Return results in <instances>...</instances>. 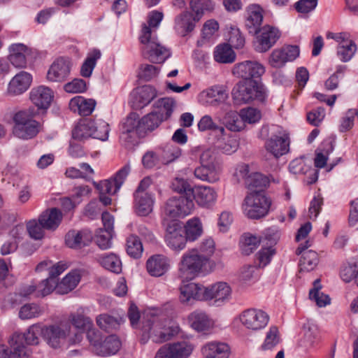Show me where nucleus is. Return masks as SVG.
<instances>
[{"label": "nucleus", "mask_w": 358, "mask_h": 358, "mask_svg": "<svg viewBox=\"0 0 358 358\" xmlns=\"http://www.w3.org/2000/svg\"><path fill=\"white\" fill-rule=\"evenodd\" d=\"M208 263V258L198 248L187 250L178 264V277L182 280H192L201 273Z\"/></svg>", "instance_id": "1"}, {"label": "nucleus", "mask_w": 358, "mask_h": 358, "mask_svg": "<svg viewBox=\"0 0 358 358\" xmlns=\"http://www.w3.org/2000/svg\"><path fill=\"white\" fill-rule=\"evenodd\" d=\"M271 206V200L264 190L249 192L242 203L243 215L251 220H259L266 216Z\"/></svg>", "instance_id": "2"}, {"label": "nucleus", "mask_w": 358, "mask_h": 358, "mask_svg": "<svg viewBox=\"0 0 358 358\" xmlns=\"http://www.w3.org/2000/svg\"><path fill=\"white\" fill-rule=\"evenodd\" d=\"M34 117V110L30 108L15 113L13 117L14 136L22 139H30L36 136L39 131L40 124Z\"/></svg>", "instance_id": "3"}, {"label": "nucleus", "mask_w": 358, "mask_h": 358, "mask_svg": "<svg viewBox=\"0 0 358 358\" xmlns=\"http://www.w3.org/2000/svg\"><path fill=\"white\" fill-rule=\"evenodd\" d=\"M139 41L142 45L143 57L152 63H163L171 55L170 50L160 44L156 37H150V30L146 27H144L143 34H140Z\"/></svg>", "instance_id": "4"}, {"label": "nucleus", "mask_w": 358, "mask_h": 358, "mask_svg": "<svg viewBox=\"0 0 358 358\" xmlns=\"http://www.w3.org/2000/svg\"><path fill=\"white\" fill-rule=\"evenodd\" d=\"M266 96L265 89L254 80H243L238 83L232 90L235 103L241 105L252 100L262 101Z\"/></svg>", "instance_id": "5"}, {"label": "nucleus", "mask_w": 358, "mask_h": 358, "mask_svg": "<svg viewBox=\"0 0 358 358\" xmlns=\"http://www.w3.org/2000/svg\"><path fill=\"white\" fill-rule=\"evenodd\" d=\"M44 325L40 324H33L27 329L24 334L15 333L8 341L12 352L15 354L23 355L24 352H29V358L31 355V350L24 345V341L28 345H37L39 343V336L43 337Z\"/></svg>", "instance_id": "6"}, {"label": "nucleus", "mask_w": 358, "mask_h": 358, "mask_svg": "<svg viewBox=\"0 0 358 358\" xmlns=\"http://www.w3.org/2000/svg\"><path fill=\"white\" fill-rule=\"evenodd\" d=\"M143 331L148 334L153 342L162 343L178 336L181 329L173 321L154 320L148 325L143 326Z\"/></svg>", "instance_id": "7"}, {"label": "nucleus", "mask_w": 358, "mask_h": 358, "mask_svg": "<svg viewBox=\"0 0 358 358\" xmlns=\"http://www.w3.org/2000/svg\"><path fill=\"white\" fill-rule=\"evenodd\" d=\"M194 208L192 200L180 195L171 197L166 203L162 223H170L178 218L185 217L189 215Z\"/></svg>", "instance_id": "8"}, {"label": "nucleus", "mask_w": 358, "mask_h": 358, "mask_svg": "<svg viewBox=\"0 0 358 358\" xmlns=\"http://www.w3.org/2000/svg\"><path fill=\"white\" fill-rule=\"evenodd\" d=\"M71 334V324L68 321H59L50 325H44L43 339L54 349L63 346Z\"/></svg>", "instance_id": "9"}, {"label": "nucleus", "mask_w": 358, "mask_h": 358, "mask_svg": "<svg viewBox=\"0 0 358 358\" xmlns=\"http://www.w3.org/2000/svg\"><path fill=\"white\" fill-rule=\"evenodd\" d=\"M205 301L213 306H222L231 298L232 289L226 282L220 281L204 286Z\"/></svg>", "instance_id": "10"}, {"label": "nucleus", "mask_w": 358, "mask_h": 358, "mask_svg": "<svg viewBox=\"0 0 358 358\" xmlns=\"http://www.w3.org/2000/svg\"><path fill=\"white\" fill-rule=\"evenodd\" d=\"M238 319L245 329L257 331L268 325L270 317L267 313L261 309L249 308L241 312Z\"/></svg>", "instance_id": "11"}, {"label": "nucleus", "mask_w": 358, "mask_h": 358, "mask_svg": "<svg viewBox=\"0 0 358 358\" xmlns=\"http://www.w3.org/2000/svg\"><path fill=\"white\" fill-rule=\"evenodd\" d=\"M166 227L165 242L173 250L180 251L186 246L187 239L180 222L173 220L170 223L164 222Z\"/></svg>", "instance_id": "12"}, {"label": "nucleus", "mask_w": 358, "mask_h": 358, "mask_svg": "<svg viewBox=\"0 0 358 358\" xmlns=\"http://www.w3.org/2000/svg\"><path fill=\"white\" fill-rule=\"evenodd\" d=\"M229 97L227 89L224 85H214L201 92L198 96L199 103L206 106H217Z\"/></svg>", "instance_id": "13"}, {"label": "nucleus", "mask_w": 358, "mask_h": 358, "mask_svg": "<svg viewBox=\"0 0 358 358\" xmlns=\"http://www.w3.org/2000/svg\"><path fill=\"white\" fill-rule=\"evenodd\" d=\"M257 34L254 41V48L258 52L268 51L280 38L279 31L268 25L262 27Z\"/></svg>", "instance_id": "14"}, {"label": "nucleus", "mask_w": 358, "mask_h": 358, "mask_svg": "<svg viewBox=\"0 0 358 358\" xmlns=\"http://www.w3.org/2000/svg\"><path fill=\"white\" fill-rule=\"evenodd\" d=\"M204 286L203 285L188 282L179 287V301L183 305H191L194 301H205Z\"/></svg>", "instance_id": "15"}, {"label": "nucleus", "mask_w": 358, "mask_h": 358, "mask_svg": "<svg viewBox=\"0 0 358 358\" xmlns=\"http://www.w3.org/2000/svg\"><path fill=\"white\" fill-rule=\"evenodd\" d=\"M129 171V166H124L116 173L113 178L95 183L100 194H115L120 189Z\"/></svg>", "instance_id": "16"}, {"label": "nucleus", "mask_w": 358, "mask_h": 358, "mask_svg": "<svg viewBox=\"0 0 358 358\" xmlns=\"http://www.w3.org/2000/svg\"><path fill=\"white\" fill-rule=\"evenodd\" d=\"M300 53L297 45H287L274 50L269 57V64L274 68H281L287 62L296 59Z\"/></svg>", "instance_id": "17"}, {"label": "nucleus", "mask_w": 358, "mask_h": 358, "mask_svg": "<svg viewBox=\"0 0 358 358\" xmlns=\"http://www.w3.org/2000/svg\"><path fill=\"white\" fill-rule=\"evenodd\" d=\"M232 72L244 80H252L261 77L265 73V67L256 61H244L236 64Z\"/></svg>", "instance_id": "18"}, {"label": "nucleus", "mask_w": 358, "mask_h": 358, "mask_svg": "<svg viewBox=\"0 0 358 358\" xmlns=\"http://www.w3.org/2000/svg\"><path fill=\"white\" fill-rule=\"evenodd\" d=\"M289 138L285 131H279L278 135H273L265 143V148L274 157H280L288 152Z\"/></svg>", "instance_id": "19"}, {"label": "nucleus", "mask_w": 358, "mask_h": 358, "mask_svg": "<svg viewBox=\"0 0 358 358\" xmlns=\"http://www.w3.org/2000/svg\"><path fill=\"white\" fill-rule=\"evenodd\" d=\"M192 192L197 205L202 208H211L215 205L217 199V191L209 186L196 187Z\"/></svg>", "instance_id": "20"}, {"label": "nucleus", "mask_w": 358, "mask_h": 358, "mask_svg": "<svg viewBox=\"0 0 358 358\" xmlns=\"http://www.w3.org/2000/svg\"><path fill=\"white\" fill-rule=\"evenodd\" d=\"M201 352L204 358H229L231 348L224 342L214 341L204 344Z\"/></svg>", "instance_id": "21"}, {"label": "nucleus", "mask_w": 358, "mask_h": 358, "mask_svg": "<svg viewBox=\"0 0 358 358\" xmlns=\"http://www.w3.org/2000/svg\"><path fill=\"white\" fill-rule=\"evenodd\" d=\"M310 246L309 241H306L304 243L301 244L296 250L297 255H302L299 263L301 271H311L318 264V255L316 252L311 250L305 251Z\"/></svg>", "instance_id": "22"}, {"label": "nucleus", "mask_w": 358, "mask_h": 358, "mask_svg": "<svg viewBox=\"0 0 358 358\" xmlns=\"http://www.w3.org/2000/svg\"><path fill=\"white\" fill-rule=\"evenodd\" d=\"M156 96V90L150 85L138 87L131 94V106L134 109H141L148 105Z\"/></svg>", "instance_id": "23"}, {"label": "nucleus", "mask_w": 358, "mask_h": 358, "mask_svg": "<svg viewBox=\"0 0 358 358\" xmlns=\"http://www.w3.org/2000/svg\"><path fill=\"white\" fill-rule=\"evenodd\" d=\"M32 82L31 75L26 71L17 73L9 82L7 92L10 95H20L26 92Z\"/></svg>", "instance_id": "24"}, {"label": "nucleus", "mask_w": 358, "mask_h": 358, "mask_svg": "<svg viewBox=\"0 0 358 358\" xmlns=\"http://www.w3.org/2000/svg\"><path fill=\"white\" fill-rule=\"evenodd\" d=\"M70 73V62L68 59L59 58L50 66L47 78L52 82H62Z\"/></svg>", "instance_id": "25"}, {"label": "nucleus", "mask_w": 358, "mask_h": 358, "mask_svg": "<svg viewBox=\"0 0 358 358\" xmlns=\"http://www.w3.org/2000/svg\"><path fill=\"white\" fill-rule=\"evenodd\" d=\"M29 97L38 108L46 109L50 106L54 94L50 88L41 85L33 88L29 93Z\"/></svg>", "instance_id": "26"}, {"label": "nucleus", "mask_w": 358, "mask_h": 358, "mask_svg": "<svg viewBox=\"0 0 358 358\" xmlns=\"http://www.w3.org/2000/svg\"><path fill=\"white\" fill-rule=\"evenodd\" d=\"M9 61L15 68L27 66V57L31 54L30 49L22 43H15L10 46Z\"/></svg>", "instance_id": "27"}, {"label": "nucleus", "mask_w": 358, "mask_h": 358, "mask_svg": "<svg viewBox=\"0 0 358 358\" xmlns=\"http://www.w3.org/2000/svg\"><path fill=\"white\" fill-rule=\"evenodd\" d=\"M92 240L90 231L83 230L80 231H70L65 236V243L71 248L79 249L89 245Z\"/></svg>", "instance_id": "28"}, {"label": "nucleus", "mask_w": 358, "mask_h": 358, "mask_svg": "<svg viewBox=\"0 0 358 358\" xmlns=\"http://www.w3.org/2000/svg\"><path fill=\"white\" fill-rule=\"evenodd\" d=\"M63 215L57 208H51L43 211L38 217V222L45 229L55 230L62 220Z\"/></svg>", "instance_id": "29"}, {"label": "nucleus", "mask_w": 358, "mask_h": 358, "mask_svg": "<svg viewBox=\"0 0 358 358\" xmlns=\"http://www.w3.org/2000/svg\"><path fill=\"white\" fill-rule=\"evenodd\" d=\"M188 319L192 329L198 332L208 331L214 325L213 320L204 311L199 310L192 312Z\"/></svg>", "instance_id": "30"}, {"label": "nucleus", "mask_w": 358, "mask_h": 358, "mask_svg": "<svg viewBox=\"0 0 358 358\" xmlns=\"http://www.w3.org/2000/svg\"><path fill=\"white\" fill-rule=\"evenodd\" d=\"M167 257L162 255L150 257L146 262L147 271L152 276L159 277L164 275L169 269Z\"/></svg>", "instance_id": "31"}, {"label": "nucleus", "mask_w": 358, "mask_h": 358, "mask_svg": "<svg viewBox=\"0 0 358 358\" xmlns=\"http://www.w3.org/2000/svg\"><path fill=\"white\" fill-rule=\"evenodd\" d=\"M121 345L120 340L115 335L102 339L99 343L95 344L94 351L98 355L106 357L115 354Z\"/></svg>", "instance_id": "32"}, {"label": "nucleus", "mask_w": 358, "mask_h": 358, "mask_svg": "<svg viewBox=\"0 0 358 358\" xmlns=\"http://www.w3.org/2000/svg\"><path fill=\"white\" fill-rule=\"evenodd\" d=\"M248 17L245 26L250 34H257L263 20L262 9L257 5L252 4L247 9Z\"/></svg>", "instance_id": "33"}, {"label": "nucleus", "mask_w": 358, "mask_h": 358, "mask_svg": "<svg viewBox=\"0 0 358 358\" xmlns=\"http://www.w3.org/2000/svg\"><path fill=\"white\" fill-rule=\"evenodd\" d=\"M221 165L215 166L201 165L195 169L194 176L202 181L214 183L220 180Z\"/></svg>", "instance_id": "34"}, {"label": "nucleus", "mask_w": 358, "mask_h": 358, "mask_svg": "<svg viewBox=\"0 0 358 358\" xmlns=\"http://www.w3.org/2000/svg\"><path fill=\"white\" fill-rule=\"evenodd\" d=\"M196 22L192 13L184 11L176 17L174 29L179 35L185 36L193 31Z\"/></svg>", "instance_id": "35"}, {"label": "nucleus", "mask_w": 358, "mask_h": 358, "mask_svg": "<svg viewBox=\"0 0 358 358\" xmlns=\"http://www.w3.org/2000/svg\"><path fill=\"white\" fill-rule=\"evenodd\" d=\"M96 106L93 99H86L83 96H78L71 99L69 101V108L74 113H78L83 116L90 115Z\"/></svg>", "instance_id": "36"}, {"label": "nucleus", "mask_w": 358, "mask_h": 358, "mask_svg": "<svg viewBox=\"0 0 358 358\" xmlns=\"http://www.w3.org/2000/svg\"><path fill=\"white\" fill-rule=\"evenodd\" d=\"M134 208L141 216H146L152 211L153 197L149 193L134 194Z\"/></svg>", "instance_id": "37"}, {"label": "nucleus", "mask_w": 358, "mask_h": 358, "mask_svg": "<svg viewBox=\"0 0 358 358\" xmlns=\"http://www.w3.org/2000/svg\"><path fill=\"white\" fill-rule=\"evenodd\" d=\"M174 358H189L193 353L196 346L189 340H182L167 343Z\"/></svg>", "instance_id": "38"}, {"label": "nucleus", "mask_w": 358, "mask_h": 358, "mask_svg": "<svg viewBox=\"0 0 358 358\" xmlns=\"http://www.w3.org/2000/svg\"><path fill=\"white\" fill-rule=\"evenodd\" d=\"M176 106L172 98L164 97L157 100L153 105V110L164 121L172 115Z\"/></svg>", "instance_id": "39"}, {"label": "nucleus", "mask_w": 358, "mask_h": 358, "mask_svg": "<svg viewBox=\"0 0 358 358\" xmlns=\"http://www.w3.org/2000/svg\"><path fill=\"white\" fill-rule=\"evenodd\" d=\"M23 232L24 227L22 224L16 225L10 230L9 233L10 238L3 244L1 248V252L3 255L10 254L17 250Z\"/></svg>", "instance_id": "40"}, {"label": "nucleus", "mask_w": 358, "mask_h": 358, "mask_svg": "<svg viewBox=\"0 0 358 358\" xmlns=\"http://www.w3.org/2000/svg\"><path fill=\"white\" fill-rule=\"evenodd\" d=\"M157 151L159 161L164 164L174 162L182 155V150L173 143L161 146Z\"/></svg>", "instance_id": "41"}, {"label": "nucleus", "mask_w": 358, "mask_h": 358, "mask_svg": "<svg viewBox=\"0 0 358 358\" xmlns=\"http://www.w3.org/2000/svg\"><path fill=\"white\" fill-rule=\"evenodd\" d=\"M80 280V272L77 270L69 272L60 282H57V292L65 294L74 289Z\"/></svg>", "instance_id": "42"}, {"label": "nucleus", "mask_w": 358, "mask_h": 358, "mask_svg": "<svg viewBox=\"0 0 358 358\" xmlns=\"http://www.w3.org/2000/svg\"><path fill=\"white\" fill-rule=\"evenodd\" d=\"M184 228L186 238L187 241L191 242L197 240L203 234V224L201 220L197 217L188 220Z\"/></svg>", "instance_id": "43"}, {"label": "nucleus", "mask_w": 358, "mask_h": 358, "mask_svg": "<svg viewBox=\"0 0 358 358\" xmlns=\"http://www.w3.org/2000/svg\"><path fill=\"white\" fill-rule=\"evenodd\" d=\"M91 119H85L78 122L72 130V137L78 141H84L92 138L91 129L94 127Z\"/></svg>", "instance_id": "44"}, {"label": "nucleus", "mask_w": 358, "mask_h": 358, "mask_svg": "<svg viewBox=\"0 0 358 358\" xmlns=\"http://www.w3.org/2000/svg\"><path fill=\"white\" fill-rule=\"evenodd\" d=\"M98 262L101 266L113 273H120L122 271V262L114 253L100 255Z\"/></svg>", "instance_id": "45"}, {"label": "nucleus", "mask_w": 358, "mask_h": 358, "mask_svg": "<svg viewBox=\"0 0 358 358\" xmlns=\"http://www.w3.org/2000/svg\"><path fill=\"white\" fill-rule=\"evenodd\" d=\"M57 280L48 277L47 279L42 280L37 286H29V294L34 292H36V296H45L55 289L57 290Z\"/></svg>", "instance_id": "46"}, {"label": "nucleus", "mask_w": 358, "mask_h": 358, "mask_svg": "<svg viewBox=\"0 0 358 358\" xmlns=\"http://www.w3.org/2000/svg\"><path fill=\"white\" fill-rule=\"evenodd\" d=\"M268 178L259 172H252L246 178V187L250 192L263 190L268 184Z\"/></svg>", "instance_id": "47"}, {"label": "nucleus", "mask_w": 358, "mask_h": 358, "mask_svg": "<svg viewBox=\"0 0 358 358\" xmlns=\"http://www.w3.org/2000/svg\"><path fill=\"white\" fill-rule=\"evenodd\" d=\"M164 122L153 110L140 120V132L145 134L157 129Z\"/></svg>", "instance_id": "48"}, {"label": "nucleus", "mask_w": 358, "mask_h": 358, "mask_svg": "<svg viewBox=\"0 0 358 358\" xmlns=\"http://www.w3.org/2000/svg\"><path fill=\"white\" fill-rule=\"evenodd\" d=\"M92 127L91 133L92 138L99 139L102 141L108 140L110 127L109 124L103 120H91Z\"/></svg>", "instance_id": "49"}, {"label": "nucleus", "mask_w": 358, "mask_h": 358, "mask_svg": "<svg viewBox=\"0 0 358 358\" xmlns=\"http://www.w3.org/2000/svg\"><path fill=\"white\" fill-rule=\"evenodd\" d=\"M340 276L345 282H351L355 278L358 279V259L344 263L341 268Z\"/></svg>", "instance_id": "50"}, {"label": "nucleus", "mask_w": 358, "mask_h": 358, "mask_svg": "<svg viewBox=\"0 0 358 358\" xmlns=\"http://www.w3.org/2000/svg\"><path fill=\"white\" fill-rule=\"evenodd\" d=\"M322 285L320 279L313 282V287L310 290L309 297L314 301L319 307H324L330 303L331 299L327 294L321 292Z\"/></svg>", "instance_id": "51"}, {"label": "nucleus", "mask_w": 358, "mask_h": 358, "mask_svg": "<svg viewBox=\"0 0 358 358\" xmlns=\"http://www.w3.org/2000/svg\"><path fill=\"white\" fill-rule=\"evenodd\" d=\"M101 52L99 50H93L87 54V57L83 62L80 74L85 78L91 76L92 71L96 66V61L101 57Z\"/></svg>", "instance_id": "52"}, {"label": "nucleus", "mask_w": 358, "mask_h": 358, "mask_svg": "<svg viewBox=\"0 0 358 358\" xmlns=\"http://www.w3.org/2000/svg\"><path fill=\"white\" fill-rule=\"evenodd\" d=\"M215 60L220 63H232L236 59V55L228 44L218 45L214 52Z\"/></svg>", "instance_id": "53"}, {"label": "nucleus", "mask_w": 358, "mask_h": 358, "mask_svg": "<svg viewBox=\"0 0 358 358\" xmlns=\"http://www.w3.org/2000/svg\"><path fill=\"white\" fill-rule=\"evenodd\" d=\"M226 127L231 131H240L245 127L243 120L241 115V112L231 110L228 112L224 118Z\"/></svg>", "instance_id": "54"}, {"label": "nucleus", "mask_w": 358, "mask_h": 358, "mask_svg": "<svg viewBox=\"0 0 358 358\" xmlns=\"http://www.w3.org/2000/svg\"><path fill=\"white\" fill-rule=\"evenodd\" d=\"M194 155L200 154V163L201 165L215 166V164H220V162L217 159L215 153L211 149H205L200 146L194 147L192 150Z\"/></svg>", "instance_id": "55"}, {"label": "nucleus", "mask_w": 358, "mask_h": 358, "mask_svg": "<svg viewBox=\"0 0 358 358\" xmlns=\"http://www.w3.org/2000/svg\"><path fill=\"white\" fill-rule=\"evenodd\" d=\"M261 242L260 238L250 234L243 235L240 242L241 252L245 255H249L255 250Z\"/></svg>", "instance_id": "56"}, {"label": "nucleus", "mask_w": 358, "mask_h": 358, "mask_svg": "<svg viewBox=\"0 0 358 358\" xmlns=\"http://www.w3.org/2000/svg\"><path fill=\"white\" fill-rule=\"evenodd\" d=\"M126 250L127 254L135 259L140 258L143 252L142 243L136 235H130L127 238Z\"/></svg>", "instance_id": "57"}, {"label": "nucleus", "mask_w": 358, "mask_h": 358, "mask_svg": "<svg viewBox=\"0 0 358 358\" xmlns=\"http://www.w3.org/2000/svg\"><path fill=\"white\" fill-rule=\"evenodd\" d=\"M303 337L299 341V346L306 350L313 348L316 342L317 331L315 326L310 324L303 327Z\"/></svg>", "instance_id": "58"}, {"label": "nucleus", "mask_w": 358, "mask_h": 358, "mask_svg": "<svg viewBox=\"0 0 358 358\" xmlns=\"http://www.w3.org/2000/svg\"><path fill=\"white\" fill-rule=\"evenodd\" d=\"M67 321L70 322L71 326L73 325L81 331H85L93 326L92 320L90 317L80 313L71 314Z\"/></svg>", "instance_id": "59"}, {"label": "nucleus", "mask_w": 358, "mask_h": 358, "mask_svg": "<svg viewBox=\"0 0 358 358\" xmlns=\"http://www.w3.org/2000/svg\"><path fill=\"white\" fill-rule=\"evenodd\" d=\"M198 128L201 131H213L215 134L222 136L225 134L224 128L215 123L211 116L208 115H206L201 118L198 123Z\"/></svg>", "instance_id": "60"}, {"label": "nucleus", "mask_w": 358, "mask_h": 358, "mask_svg": "<svg viewBox=\"0 0 358 358\" xmlns=\"http://www.w3.org/2000/svg\"><path fill=\"white\" fill-rule=\"evenodd\" d=\"M43 309L36 303H27L22 306L19 311V317L22 320H29L41 315Z\"/></svg>", "instance_id": "61"}, {"label": "nucleus", "mask_w": 358, "mask_h": 358, "mask_svg": "<svg viewBox=\"0 0 358 358\" xmlns=\"http://www.w3.org/2000/svg\"><path fill=\"white\" fill-rule=\"evenodd\" d=\"M96 324L101 329L106 331H110L118 328L119 320L108 314H101L96 317Z\"/></svg>", "instance_id": "62"}, {"label": "nucleus", "mask_w": 358, "mask_h": 358, "mask_svg": "<svg viewBox=\"0 0 358 358\" xmlns=\"http://www.w3.org/2000/svg\"><path fill=\"white\" fill-rule=\"evenodd\" d=\"M357 51V45L352 41L345 45H338L337 56L343 62H349Z\"/></svg>", "instance_id": "63"}, {"label": "nucleus", "mask_w": 358, "mask_h": 358, "mask_svg": "<svg viewBox=\"0 0 358 358\" xmlns=\"http://www.w3.org/2000/svg\"><path fill=\"white\" fill-rule=\"evenodd\" d=\"M280 342L278 329L275 326H271L266 333L265 340L262 345V349L268 350L273 349Z\"/></svg>", "instance_id": "64"}]
</instances>
